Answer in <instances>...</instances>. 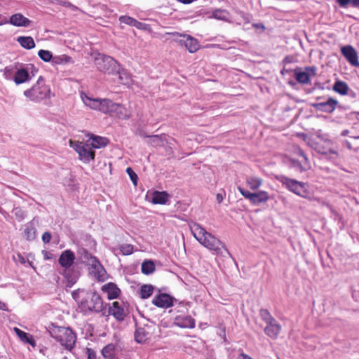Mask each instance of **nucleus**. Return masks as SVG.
Instances as JSON below:
<instances>
[{
	"label": "nucleus",
	"instance_id": "obj_47",
	"mask_svg": "<svg viewBox=\"0 0 359 359\" xmlns=\"http://www.w3.org/2000/svg\"><path fill=\"white\" fill-rule=\"evenodd\" d=\"M86 354L88 355V359H96V352L93 349L86 348Z\"/></svg>",
	"mask_w": 359,
	"mask_h": 359
},
{
	"label": "nucleus",
	"instance_id": "obj_57",
	"mask_svg": "<svg viewBox=\"0 0 359 359\" xmlns=\"http://www.w3.org/2000/svg\"><path fill=\"white\" fill-rule=\"evenodd\" d=\"M0 310L8 311V307L6 303L0 299Z\"/></svg>",
	"mask_w": 359,
	"mask_h": 359
},
{
	"label": "nucleus",
	"instance_id": "obj_35",
	"mask_svg": "<svg viewBox=\"0 0 359 359\" xmlns=\"http://www.w3.org/2000/svg\"><path fill=\"white\" fill-rule=\"evenodd\" d=\"M154 286L152 285H143L140 290V296L142 299L149 298L154 292Z\"/></svg>",
	"mask_w": 359,
	"mask_h": 359
},
{
	"label": "nucleus",
	"instance_id": "obj_28",
	"mask_svg": "<svg viewBox=\"0 0 359 359\" xmlns=\"http://www.w3.org/2000/svg\"><path fill=\"white\" fill-rule=\"evenodd\" d=\"M118 20L121 23L135 27L137 29H142L143 26L142 22L128 15H121L119 17Z\"/></svg>",
	"mask_w": 359,
	"mask_h": 359
},
{
	"label": "nucleus",
	"instance_id": "obj_63",
	"mask_svg": "<svg viewBox=\"0 0 359 359\" xmlns=\"http://www.w3.org/2000/svg\"><path fill=\"white\" fill-rule=\"evenodd\" d=\"M330 153H332V154H337V152H336V151H333V150H330Z\"/></svg>",
	"mask_w": 359,
	"mask_h": 359
},
{
	"label": "nucleus",
	"instance_id": "obj_1",
	"mask_svg": "<svg viewBox=\"0 0 359 359\" xmlns=\"http://www.w3.org/2000/svg\"><path fill=\"white\" fill-rule=\"evenodd\" d=\"M189 225L191 234L201 245L217 254L222 253V249L225 246L219 239L196 222H191Z\"/></svg>",
	"mask_w": 359,
	"mask_h": 359
},
{
	"label": "nucleus",
	"instance_id": "obj_48",
	"mask_svg": "<svg viewBox=\"0 0 359 359\" xmlns=\"http://www.w3.org/2000/svg\"><path fill=\"white\" fill-rule=\"evenodd\" d=\"M13 259L16 262H19L22 264H25L26 263L25 258L20 253H18L13 257Z\"/></svg>",
	"mask_w": 359,
	"mask_h": 359
},
{
	"label": "nucleus",
	"instance_id": "obj_25",
	"mask_svg": "<svg viewBox=\"0 0 359 359\" xmlns=\"http://www.w3.org/2000/svg\"><path fill=\"white\" fill-rule=\"evenodd\" d=\"M112 114H114L118 118L127 120L130 118V114L127 109L120 104L116 103V106L113 107Z\"/></svg>",
	"mask_w": 359,
	"mask_h": 359
},
{
	"label": "nucleus",
	"instance_id": "obj_62",
	"mask_svg": "<svg viewBox=\"0 0 359 359\" xmlns=\"http://www.w3.org/2000/svg\"><path fill=\"white\" fill-rule=\"evenodd\" d=\"M72 296H73L74 299H76V292H72Z\"/></svg>",
	"mask_w": 359,
	"mask_h": 359
},
{
	"label": "nucleus",
	"instance_id": "obj_21",
	"mask_svg": "<svg viewBox=\"0 0 359 359\" xmlns=\"http://www.w3.org/2000/svg\"><path fill=\"white\" fill-rule=\"evenodd\" d=\"M9 22L16 27H29L31 21L21 13H16L10 18Z\"/></svg>",
	"mask_w": 359,
	"mask_h": 359
},
{
	"label": "nucleus",
	"instance_id": "obj_14",
	"mask_svg": "<svg viewBox=\"0 0 359 359\" xmlns=\"http://www.w3.org/2000/svg\"><path fill=\"white\" fill-rule=\"evenodd\" d=\"M175 324L182 328H194L195 320L189 315L181 314L177 316L174 319Z\"/></svg>",
	"mask_w": 359,
	"mask_h": 359
},
{
	"label": "nucleus",
	"instance_id": "obj_5",
	"mask_svg": "<svg viewBox=\"0 0 359 359\" xmlns=\"http://www.w3.org/2000/svg\"><path fill=\"white\" fill-rule=\"evenodd\" d=\"M276 179L284 187L294 194L304 198L309 197V193L306 183L291 179L283 175L277 176Z\"/></svg>",
	"mask_w": 359,
	"mask_h": 359
},
{
	"label": "nucleus",
	"instance_id": "obj_53",
	"mask_svg": "<svg viewBox=\"0 0 359 359\" xmlns=\"http://www.w3.org/2000/svg\"><path fill=\"white\" fill-rule=\"evenodd\" d=\"M297 154L303 158L304 162L309 163L308 157L302 149H298Z\"/></svg>",
	"mask_w": 359,
	"mask_h": 359
},
{
	"label": "nucleus",
	"instance_id": "obj_55",
	"mask_svg": "<svg viewBox=\"0 0 359 359\" xmlns=\"http://www.w3.org/2000/svg\"><path fill=\"white\" fill-rule=\"evenodd\" d=\"M241 16L246 22L249 23L250 22L251 17L249 14L242 13Z\"/></svg>",
	"mask_w": 359,
	"mask_h": 359
},
{
	"label": "nucleus",
	"instance_id": "obj_3",
	"mask_svg": "<svg viewBox=\"0 0 359 359\" xmlns=\"http://www.w3.org/2000/svg\"><path fill=\"white\" fill-rule=\"evenodd\" d=\"M50 334L67 350L71 351L74 348L76 341V335L71 328L55 327L50 332Z\"/></svg>",
	"mask_w": 359,
	"mask_h": 359
},
{
	"label": "nucleus",
	"instance_id": "obj_34",
	"mask_svg": "<svg viewBox=\"0 0 359 359\" xmlns=\"http://www.w3.org/2000/svg\"><path fill=\"white\" fill-rule=\"evenodd\" d=\"M24 236L28 241H33L36 238V229L32 223H28L25 226Z\"/></svg>",
	"mask_w": 359,
	"mask_h": 359
},
{
	"label": "nucleus",
	"instance_id": "obj_52",
	"mask_svg": "<svg viewBox=\"0 0 359 359\" xmlns=\"http://www.w3.org/2000/svg\"><path fill=\"white\" fill-rule=\"evenodd\" d=\"M226 196L225 191L219 192L217 194L216 198L218 203H221Z\"/></svg>",
	"mask_w": 359,
	"mask_h": 359
},
{
	"label": "nucleus",
	"instance_id": "obj_45",
	"mask_svg": "<svg viewBox=\"0 0 359 359\" xmlns=\"http://www.w3.org/2000/svg\"><path fill=\"white\" fill-rule=\"evenodd\" d=\"M15 71L14 68L12 67H6L4 70V75L5 78L8 80L13 79V76L15 75Z\"/></svg>",
	"mask_w": 359,
	"mask_h": 359
},
{
	"label": "nucleus",
	"instance_id": "obj_20",
	"mask_svg": "<svg viewBox=\"0 0 359 359\" xmlns=\"http://www.w3.org/2000/svg\"><path fill=\"white\" fill-rule=\"evenodd\" d=\"M102 290L107 293L109 299H116L120 292V289L113 283H108L102 287Z\"/></svg>",
	"mask_w": 359,
	"mask_h": 359
},
{
	"label": "nucleus",
	"instance_id": "obj_2",
	"mask_svg": "<svg viewBox=\"0 0 359 359\" xmlns=\"http://www.w3.org/2000/svg\"><path fill=\"white\" fill-rule=\"evenodd\" d=\"M23 94L30 101L36 103L54 96L50 86L46 84L42 76H39L36 83L31 88L25 90Z\"/></svg>",
	"mask_w": 359,
	"mask_h": 359
},
{
	"label": "nucleus",
	"instance_id": "obj_60",
	"mask_svg": "<svg viewBox=\"0 0 359 359\" xmlns=\"http://www.w3.org/2000/svg\"><path fill=\"white\" fill-rule=\"evenodd\" d=\"M348 133H349V131L348 130H344L342 131L341 135L342 136H346V135H347L348 134Z\"/></svg>",
	"mask_w": 359,
	"mask_h": 359
},
{
	"label": "nucleus",
	"instance_id": "obj_31",
	"mask_svg": "<svg viewBox=\"0 0 359 359\" xmlns=\"http://www.w3.org/2000/svg\"><path fill=\"white\" fill-rule=\"evenodd\" d=\"M17 41L22 47L25 49L30 50L35 47V42L31 36H19Z\"/></svg>",
	"mask_w": 359,
	"mask_h": 359
},
{
	"label": "nucleus",
	"instance_id": "obj_49",
	"mask_svg": "<svg viewBox=\"0 0 359 359\" xmlns=\"http://www.w3.org/2000/svg\"><path fill=\"white\" fill-rule=\"evenodd\" d=\"M61 4L65 7L69 8L73 11L79 10V8L76 6L73 5L72 3L69 1H63Z\"/></svg>",
	"mask_w": 359,
	"mask_h": 359
},
{
	"label": "nucleus",
	"instance_id": "obj_17",
	"mask_svg": "<svg viewBox=\"0 0 359 359\" xmlns=\"http://www.w3.org/2000/svg\"><path fill=\"white\" fill-rule=\"evenodd\" d=\"M74 259V253L70 250H67L62 252L58 262L62 267L67 269L73 264Z\"/></svg>",
	"mask_w": 359,
	"mask_h": 359
},
{
	"label": "nucleus",
	"instance_id": "obj_42",
	"mask_svg": "<svg viewBox=\"0 0 359 359\" xmlns=\"http://www.w3.org/2000/svg\"><path fill=\"white\" fill-rule=\"evenodd\" d=\"M39 57L44 62L53 61V54L50 51L46 50H40L38 53Z\"/></svg>",
	"mask_w": 359,
	"mask_h": 359
},
{
	"label": "nucleus",
	"instance_id": "obj_59",
	"mask_svg": "<svg viewBox=\"0 0 359 359\" xmlns=\"http://www.w3.org/2000/svg\"><path fill=\"white\" fill-rule=\"evenodd\" d=\"M351 5L353 7H359V0H352Z\"/></svg>",
	"mask_w": 359,
	"mask_h": 359
},
{
	"label": "nucleus",
	"instance_id": "obj_27",
	"mask_svg": "<svg viewBox=\"0 0 359 359\" xmlns=\"http://www.w3.org/2000/svg\"><path fill=\"white\" fill-rule=\"evenodd\" d=\"M246 184L252 190L258 189L263 183V180L256 176H248L246 177Z\"/></svg>",
	"mask_w": 359,
	"mask_h": 359
},
{
	"label": "nucleus",
	"instance_id": "obj_36",
	"mask_svg": "<svg viewBox=\"0 0 359 359\" xmlns=\"http://www.w3.org/2000/svg\"><path fill=\"white\" fill-rule=\"evenodd\" d=\"M142 273L145 275L152 273L155 271V265L151 260H147L142 262L141 266Z\"/></svg>",
	"mask_w": 359,
	"mask_h": 359
},
{
	"label": "nucleus",
	"instance_id": "obj_7",
	"mask_svg": "<svg viewBox=\"0 0 359 359\" xmlns=\"http://www.w3.org/2000/svg\"><path fill=\"white\" fill-rule=\"evenodd\" d=\"M84 104L94 110H98L104 114H112L113 107L116 103L109 99L92 98L85 95H81Z\"/></svg>",
	"mask_w": 359,
	"mask_h": 359
},
{
	"label": "nucleus",
	"instance_id": "obj_43",
	"mask_svg": "<svg viewBox=\"0 0 359 359\" xmlns=\"http://www.w3.org/2000/svg\"><path fill=\"white\" fill-rule=\"evenodd\" d=\"M259 315L262 319L266 323H271L274 321L275 318L271 315L267 309H262L259 311Z\"/></svg>",
	"mask_w": 359,
	"mask_h": 359
},
{
	"label": "nucleus",
	"instance_id": "obj_64",
	"mask_svg": "<svg viewBox=\"0 0 359 359\" xmlns=\"http://www.w3.org/2000/svg\"><path fill=\"white\" fill-rule=\"evenodd\" d=\"M357 119L359 121V112L357 114Z\"/></svg>",
	"mask_w": 359,
	"mask_h": 359
},
{
	"label": "nucleus",
	"instance_id": "obj_8",
	"mask_svg": "<svg viewBox=\"0 0 359 359\" xmlns=\"http://www.w3.org/2000/svg\"><path fill=\"white\" fill-rule=\"evenodd\" d=\"M95 64L100 72L108 74H114L119 66L113 57L103 54H98L95 59Z\"/></svg>",
	"mask_w": 359,
	"mask_h": 359
},
{
	"label": "nucleus",
	"instance_id": "obj_56",
	"mask_svg": "<svg viewBox=\"0 0 359 359\" xmlns=\"http://www.w3.org/2000/svg\"><path fill=\"white\" fill-rule=\"evenodd\" d=\"M253 27L257 29H265V27L262 23H255L252 25Z\"/></svg>",
	"mask_w": 359,
	"mask_h": 359
},
{
	"label": "nucleus",
	"instance_id": "obj_38",
	"mask_svg": "<svg viewBox=\"0 0 359 359\" xmlns=\"http://www.w3.org/2000/svg\"><path fill=\"white\" fill-rule=\"evenodd\" d=\"M292 165L300 172L306 171L310 168L309 163L304 162L301 163L297 160H291Z\"/></svg>",
	"mask_w": 359,
	"mask_h": 359
},
{
	"label": "nucleus",
	"instance_id": "obj_26",
	"mask_svg": "<svg viewBox=\"0 0 359 359\" xmlns=\"http://www.w3.org/2000/svg\"><path fill=\"white\" fill-rule=\"evenodd\" d=\"M102 354L105 359H114L116 354V346L109 344L102 349Z\"/></svg>",
	"mask_w": 359,
	"mask_h": 359
},
{
	"label": "nucleus",
	"instance_id": "obj_23",
	"mask_svg": "<svg viewBox=\"0 0 359 359\" xmlns=\"http://www.w3.org/2000/svg\"><path fill=\"white\" fill-rule=\"evenodd\" d=\"M30 80L29 72L25 69H20L15 71L13 81L16 84H21Z\"/></svg>",
	"mask_w": 359,
	"mask_h": 359
},
{
	"label": "nucleus",
	"instance_id": "obj_32",
	"mask_svg": "<svg viewBox=\"0 0 359 359\" xmlns=\"http://www.w3.org/2000/svg\"><path fill=\"white\" fill-rule=\"evenodd\" d=\"M294 77L297 81L302 84H309L311 83L310 78L309 77V74L306 72L302 71L300 69H297L294 70Z\"/></svg>",
	"mask_w": 359,
	"mask_h": 359
},
{
	"label": "nucleus",
	"instance_id": "obj_58",
	"mask_svg": "<svg viewBox=\"0 0 359 359\" xmlns=\"http://www.w3.org/2000/svg\"><path fill=\"white\" fill-rule=\"evenodd\" d=\"M240 356L242 358V359H253L252 357L244 353H241Z\"/></svg>",
	"mask_w": 359,
	"mask_h": 359
},
{
	"label": "nucleus",
	"instance_id": "obj_9",
	"mask_svg": "<svg viewBox=\"0 0 359 359\" xmlns=\"http://www.w3.org/2000/svg\"><path fill=\"white\" fill-rule=\"evenodd\" d=\"M238 190L245 198L248 199L254 205L265 203L270 199L269 194L266 191H258L252 193L241 187H238Z\"/></svg>",
	"mask_w": 359,
	"mask_h": 359
},
{
	"label": "nucleus",
	"instance_id": "obj_16",
	"mask_svg": "<svg viewBox=\"0 0 359 359\" xmlns=\"http://www.w3.org/2000/svg\"><path fill=\"white\" fill-rule=\"evenodd\" d=\"M89 143L93 149H102L107 147L109 142L107 137H101L91 133H88Z\"/></svg>",
	"mask_w": 359,
	"mask_h": 359
},
{
	"label": "nucleus",
	"instance_id": "obj_13",
	"mask_svg": "<svg viewBox=\"0 0 359 359\" xmlns=\"http://www.w3.org/2000/svg\"><path fill=\"white\" fill-rule=\"evenodd\" d=\"M173 298L165 293L156 295L152 299V304L159 308L167 309L173 305Z\"/></svg>",
	"mask_w": 359,
	"mask_h": 359
},
{
	"label": "nucleus",
	"instance_id": "obj_24",
	"mask_svg": "<svg viewBox=\"0 0 359 359\" xmlns=\"http://www.w3.org/2000/svg\"><path fill=\"white\" fill-rule=\"evenodd\" d=\"M168 200V194L165 191H154L151 201L154 204H165Z\"/></svg>",
	"mask_w": 359,
	"mask_h": 359
},
{
	"label": "nucleus",
	"instance_id": "obj_39",
	"mask_svg": "<svg viewBox=\"0 0 359 359\" xmlns=\"http://www.w3.org/2000/svg\"><path fill=\"white\" fill-rule=\"evenodd\" d=\"M79 253L81 255V260L86 262L88 265H89V263H93V259H97V257L93 256L85 249L80 250Z\"/></svg>",
	"mask_w": 359,
	"mask_h": 359
},
{
	"label": "nucleus",
	"instance_id": "obj_12",
	"mask_svg": "<svg viewBox=\"0 0 359 359\" xmlns=\"http://www.w3.org/2000/svg\"><path fill=\"white\" fill-rule=\"evenodd\" d=\"M342 55L353 67H359L358 55L355 49L351 45H346L341 48Z\"/></svg>",
	"mask_w": 359,
	"mask_h": 359
},
{
	"label": "nucleus",
	"instance_id": "obj_19",
	"mask_svg": "<svg viewBox=\"0 0 359 359\" xmlns=\"http://www.w3.org/2000/svg\"><path fill=\"white\" fill-rule=\"evenodd\" d=\"M266 324L267 325L264 329L265 334L271 338L276 339L280 332L281 325L277 323L276 319L274 321Z\"/></svg>",
	"mask_w": 359,
	"mask_h": 359
},
{
	"label": "nucleus",
	"instance_id": "obj_18",
	"mask_svg": "<svg viewBox=\"0 0 359 359\" xmlns=\"http://www.w3.org/2000/svg\"><path fill=\"white\" fill-rule=\"evenodd\" d=\"M109 313L118 321L123 320L126 316L124 309L120 305L118 302H114L112 303V306L109 309Z\"/></svg>",
	"mask_w": 359,
	"mask_h": 359
},
{
	"label": "nucleus",
	"instance_id": "obj_6",
	"mask_svg": "<svg viewBox=\"0 0 359 359\" xmlns=\"http://www.w3.org/2000/svg\"><path fill=\"white\" fill-rule=\"evenodd\" d=\"M69 144L79 155V159L85 163H89L95 159V154L87 140L85 143L79 140H69Z\"/></svg>",
	"mask_w": 359,
	"mask_h": 359
},
{
	"label": "nucleus",
	"instance_id": "obj_10",
	"mask_svg": "<svg viewBox=\"0 0 359 359\" xmlns=\"http://www.w3.org/2000/svg\"><path fill=\"white\" fill-rule=\"evenodd\" d=\"M90 273L99 281H104L107 278V272L98 259H93V263H89Z\"/></svg>",
	"mask_w": 359,
	"mask_h": 359
},
{
	"label": "nucleus",
	"instance_id": "obj_37",
	"mask_svg": "<svg viewBox=\"0 0 359 359\" xmlns=\"http://www.w3.org/2000/svg\"><path fill=\"white\" fill-rule=\"evenodd\" d=\"M229 15V12L223 9H216L212 13V18L224 21L228 20Z\"/></svg>",
	"mask_w": 359,
	"mask_h": 359
},
{
	"label": "nucleus",
	"instance_id": "obj_50",
	"mask_svg": "<svg viewBox=\"0 0 359 359\" xmlns=\"http://www.w3.org/2000/svg\"><path fill=\"white\" fill-rule=\"evenodd\" d=\"M51 239V234L49 232H45L42 235V241L44 243H48Z\"/></svg>",
	"mask_w": 359,
	"mask_h": 359
},
{
	"label": "nucleus",
	"instance_id": "obj_4",
	"mask_svg": "<svg viewBox=\"0 0 359 359\" xmlns=\"http://www.w3.org/2000/svg\"><path fill=\"white\" fill-rule=\"evenodd\" d=\"M78 309L85 315L92 312L99 313L103 309V302L101 297L96 292L88 293L79 302Z\"/></svg>",
	"mask_w": 359,
	"mask_h": 359
},
{
	"label": "nucleus",
	"instance_id": "obj_40",
	"mask_svg": "<svg viewBox=\"0 0 359 359\" xmlns=\"http://www.w3.org/2000/svg\"><path fill=\"white\" fill-rule=\"evenodd\" d=\"M72 61V58L66 55H62L59 56H55L53 58L52 62L54 65H63L69 63Z\"/></svg>",
	"mask_w": 359,
	"mask_h": 359
},
{
	"label": "nucleus",
	"instance_id": "obj_22",
	"mask_svg": "<svg viewBox=\"0 0 359 359\" xmlns=\"http://www.w3.org/2000/svg\"><path fill=\"white\" fill-rule=\"evenodd\" d=\"M13 330L22 341L30 344L32 347L36 346V341L32 335L18 327H14Z\"/></svg>",
	"mask_w": 359,
	"mask_h": 359
},
{
	"label": "nucleus",
	"instance_id": "obj_51",
	"mask_svg": "<svg viewBox=\"0 0 359 359\" xmlns=\"http://www.w3.org/2000/svg\"><path fill=\"white\" fill-rule=\"evenodd\" d=\"M306 72L309 74V77L310 76H314L316 75V68L315 67H306Z\"/></svg>",
	"mask_w": 359,
	"mask_h": 359
},
{
	"label": "nucleus",
	"instance_id": "obj_46",
	"mask_svg": "<svg viewBox=\"0 0 359 359\" xmlns=\"http://www.w3.org/2000/svg\"><path fill=\"white\" fill-rule=\"evenodd\" d=\"M126 172L128 173V175H129L131 181L133 182V183L135 184V185H137V180H138V177L137 175V174L133 171V170L131 168H127L126 169Z\"/></svg>",
	"mask_w": 359,
	"mask_h": 359
},
{
	"label": "nucleus",
	"instance_id": "obj_29",
	"mask_svg": "<svg viewBox=\"0 0 359 359\" xmlns=\"http://www.w3.org/2000/svg\"><path fill=\"white\" fill-rule=\"evenodd\" d=\"M332 89L334 92L341 95H346L348 93L349 87L345 81L338 80L334 83Z\"/></svg>",
	"mask_w": 359,
	"mask_h": 359
},
{
	"label": "nucleus",
	"instance_id": "obj_15",
	"mask_svg": "<svg viewBox=\"0 0 359 359\" xmlns=\"http://www.w3.org/2000/svg\"><path fill=\"white\" fill-rule=\"evenodd\" d=\"M180 43L184 46L189 52L191 53L196 52L200 47L198 41L190 35L182 36Z\"/></svg>",
	"mask_w": 359,
	"mask_h": 359
},
{
	"label": "nucleus",
	"instance_id": "obj_61",
	"mask_svg": "<svg viewBox=\"0 0 359 359\" xmlns=\"http://www.w3.org/2000/svg\"><path fill=\"white\" fill-rule=\"evenodd\" d=\"M346 144H347L348 148L351 149V144L350 142H346Z\"/></svg>",
	"mask_w": 359,
	"mask_h": 359
},
{
	"label": "nucleus",
	"instance_id": "obj_54",
	"mask_svg": "<svg viewBox=\"0 0 359 359\" xmlns=\"http://www.w3.org/2000/svg\"><path fill=\"white\" fill-rule=\"evenodd\" d=\"M352 0H337L341 7H346L348 4H351Z\"/></svg>",
	"mask_w": 359,
	"mask_h": 359
},
{
	"label": "nucleus",
	"instance_id": "obj_44",
	"mask_svg": "<svg viewBox=\"0 0 359 359\" xmlns=\"http://www.w3.org/2000/svg\"><path fill=\"white\" fill-rule=\"evenodd\" d=\"M13 212L18 221L23 220L26 216L25 211L18 207L13 208Z\"/></svg>",
	"mask_w": 359,
	"mask_h": 359
},
{
	"label": "nucleus",
	"instance_id": "obj_33",
	"mask_svg": "<svg viewBox=\"0 0 359 359\" xmlns=\"http://www.w3.org/2000/svg\"><path fill=\"white\" fill-rule=\"evenodd\" d=\"M118 75L119 81L123 85H128L131 81V77L130 74L124 69L120 70L119 67H117V70L115 72Z\"/></svg>",
	"mask_w": 359,
	"mask_h": 359
},
{
	"label": "nucleus",
	"instance_id": "obj_41",
	"mask_svg": "<svg viewBox=\"0 0 359 359\" xmlns=\"http://www.w3.org/2000/svg\"><path fill=\"white\" fill-rule=\"evenodd\" d=\"M118 249L122 255H130L134 251V246L131 244H122L119 245Z\"/></svg>",
	"mask_w": 359,
	"mask_h": 359
},
{
	"label": "nucleus",
	"instance_id": "obj_11",
	"mask_svg": "<svg viewBox=\"0 0 359 359\" xmlns=\"http://www.w3.org/2000/svg\"><path fill=\"white\" fill-rule=\"evenodd\" d=\"M338 104V101L332 97L320 102L313 103L311 106L317 111L325 113H332Z\"/></svg>",
	"mask_w": 359,
	"mask_h": 359
},
{
	"label": "nucleus",
	"instance_id": "obj_30",
	"mask_svg": "<svg viewBox=\"0 0 359 359\" xmlns=\"http://www.w3.org/2000/svg\"><path fill=\"white\" fill-rule=\"evenodd\" d=\"M148 334L144 327H138L135 332V340L139 344H143L148 339Z\"/></svg>",
	"mask_w": 359,
	"mask_h": 359
}]
</instances>
